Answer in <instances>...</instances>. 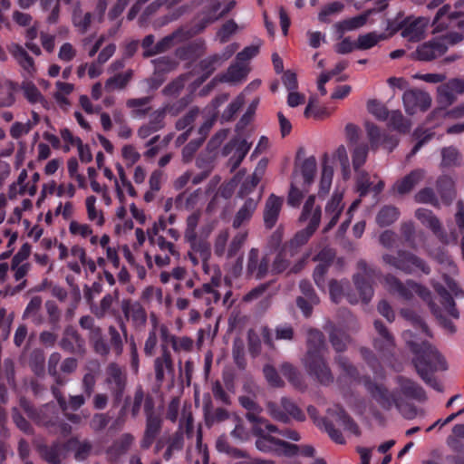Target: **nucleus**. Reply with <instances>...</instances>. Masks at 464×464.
Segmentation results:
<instances>
[{"label":"nucleus","instance_id":"f704fd0d","mask_svg":"<svg viewBox=\"0 0 464 464\" xmlns=\"http://www.w3.org/2000/svg\"><path fill=\"white\" fill-rule=\"evenodd\" d=\"M168 108H164L160 111H157L155 113L154 119L155 121H151L148 125L141 126L138 130V135L141 139L148 138L152 132L158 130L162 127L161 121L163 119L164 113L168 111Z\"/></svg>","mask_w":464,"mask_h":464},{"label":"nucleus","instance_id":"0e129e2a","mask_svg":"<svg viewBox=\"0 0 464 464\" xmlns=\"http://www.w3.org/2000/svg\"><path fill=\"white\" fill-rule=\"evenodd\" d=\"M261 45V41H258L256 44H252L244 48L237 55V61L245 63L248 60L256 56Z\"/></svg>","mask_w":464,"mask_h":464},{"label":"nucleus","instance_id":"4d7b16f0","mask_svg":"<svg viewBox=\"0 0 464 464\" xmlns=\"http://www.w3.org/2000/svg\"><path fill=\"white\" fill-rule=\"evenodd\" d=\"M244 102L245 95L241 93L229 103V105L222 114V119L225 121L232 120L236 113L241 109Z\"/></svg>","mask_w":464,"mask_h":464},{"label":"nucleus","instance_id":"c756f323","mask_svg":"<svg viewBox=\"0 0 464 464\" xmlns=\"http://www.w3.org/2000/svg\"><path fill=\"white\" fill-rule=\"evenodd\" d=\"M374 326L379 334V338L374 341L375 348L380 352L390 351L393 346L392 338L380 322L376 321Z\"/></svg>","mask_w":464,"mask_h":464},{"label":"nucleus","instance_id":"423d86ee","mask_svg":"<svg viewBox=\"0 0 464 464\" xmlns=\"http://www.w3.org/2000/svg\"><path fill=\"white\" fill-rule=\"evenodd\" d=\"M314 203V196H310L304 205L303 211L299 219L302 222L308 221V225L305 228L298 231L294 238L290 241L287 247L294 253L296 248L304 245L309 240V238L318 227L321 220V209L319 207L315 206Z\"/></svg>","mask_w":464,"mask_h":464},{"label":"nucleus","instance_id":"4468645a","mask_svg":"<svg viewBox=\"0 0 464 464\" xmlns=\"http://www.w3.org/2000/svg\"><path fill=\"white\" fill-rule=\"evenodd\" d=\"M464 92V82L460 79H452L438 88V100L443 106L450 105L457 95Z\"/></svg>","mask_w":464,"mask_h":464},{"label":"nucleus","instance_id":"8fccbe9b","mask_svg":"<svg viewBox=\"0 0 464 464\" xmlns=\"http://www.w3.org/2000/svg\"><path fill=\"white\" fill-rule=\"evenodd\" d=\"M121 154L123 161L128 167L133 166L140 159V153L131 144H125L121 148Z\"/></svg>","mask_w":464,"mask_h":464},{"label":"nucleus","instance_id":"2f4dec72","mask_svg":"<svg viewBox=\"0 0 464 464\" xmlns=\"http://www.w3.org/2000/svg\"><path fill=\"white\" fill-rule=\"evenodd\" d=\"M124 314L128 319H130L137 325L143 324L146 322V313L137 303L125 304Z\"/></svg>","mask_w":464,"mask_h":464},{"label":"nucleus","instance_id":"49530a36","mask_svg":"<svg viewBox=\"0 0 464 464\" xmlns=\"http://www.w3.org/2000/svg\"><path fill=\"white\" fill-rule=\"evenodd\" d=\"M315 99L311 97L309 102L304 110V116L306 118H314L315 120H323L330 116L331 112L328 111L325 108H319L314 105Z\"/></svg>","mask_w":464,"mask_h":464},{"label":"nucleus","instance_id":"680f3d73","mask_svg":"<svg viewBox=\"0 0 464 464\" xmlns=\"http://www.w3.org/2000/svg\"><path fill=\"white\" fill-rule=\"evenodd\" d=\"M229 237V234L227 230H222L218 233L215 240L214 250L218 256L227 255V244Z\"/></svg>","mask_w":464,"mask_h":464},{"label":"nucleus","instance_id":"338daca9","mask_svg":"<svg viewBox=\"0 0 464 464\" xmlns=\"http://www.w3.org/2000/svg\"><path fill=\"white\" fill-rule=\"evenodd\" d=\"M367 147L365 145H359L353 149V164L355 169H358L364 164L367 158Z\"/></svg>","mask_w":464,"mask_h":464},{"label":"nucleus","instance_id":"a878e982","mask_svg":"<svg viewBox=\"0 0 464 464\" xmlns=\"http://www.w3.org/2000/svg\"><path fill=\"white\" fill-rule=\"evenodd\" d=\"M308 414L312 419H314V422L320 429H324L328 435L331 437V439L335 441L336 443L343 444L344 443V439L343 435L334 428L332 423H329L324 419H317V411L316 409L313 406H309L307 408Z\"/></svg>","mask_w":464,"mask_h":464},{"label":"nucleus","instance_id":"69168bd1","mask_svg":"<svg viewBox=\"0 0 464 464\" xmlns=\"http://www.w3.org/2000/svg\"><path fill=\"white\" fill-rule=\"evenodd\" d=\"M169 365H170L169 354L166 352L163 353V355L161 357L156 359L155 372H156V377L159 381H161L163 379L165 368L169 367Z\"/></svg>","mask_w":464,"mask_h":464},{"label":"nucleus","instance_id":"1a4fd4ad","mask_svg":"<svg viewBox=\"0 0 464 464\" xmlns=\"http://www.w3.org/2000/svg\"><path fill=\"white\" fill-rule=\"evenodd\" d=\"M385 283L391 292L397 294L405 299H410L414 294H416L423 300H429L430 295V293L427 288L413 283L412 281H408L405 285H402L395 277L388 276L385 279Z\"/></svg>","mask_w":464,"mask_h":464},{"label":"nucleus","instance_id":"7ed1b4c3","mask_svg":"<svg viewBox=\"0 0 464 464\" xmlns=\"http://www.w3.org/2000/svg\"><path fill=\"white\" fill-rule=\"evenodd\" d=\"M367 389L381 406L385 409L396 407L402 414L407 415L409 418L411 416L408 415L404 410V401L409 398L424 399L422 389L411 380L402 377L398 379V387L395 392H390L384 386L378 383H369Z\"/></svg>","mask_w":464,"mask_h":464},{"label":"nucleus","instance_id":"5fc2aeb1","mask_svg":"<svg viewBox=\"0 0 464 464\" xmlns=\"http://www.w3.org/2000/svg\"><path fill=\"white\" fill-rule=\"evenodd\" d=\"M369 14L370 13L360 14L351 19L344 20L338 24V27L343 31L357 29L366 24Z\"/></svg>","mask_w":464,"mask_h":464},{"label":"nucleus","instance_id":"e2e57ef3","mask_svg":"<svg viewBox=\"0 0 464 464\" xmlns=\"http://www.w3.org/2000/svg\"><path fill=\"white\" fill-rule=\"evenodd\" d=\"M356 288L359 290L361 298L363 302L367 303L371 300L373 291L372 286L360 276L354 278Z\"/></svg>","mask_w":464,"mask_h":464},{"label":"nucleus","instance_id":"6ab92c4d","mask_svg":"<svg viewBox=\"0 0 464 464\" xmlns=\"http://www.w3.org/2000/svg\"><path fill=\"white\" fill-rule=\"evenodd\" d=\"M343 192L335 191L325 206V218L329 219L324 231L331 229L338 221L343 209Z\"/></svg>","mask_w":464,"mask_h":464},{"label":"nucleus","instance_id":"a18cd8bd","mask_svg":"<svg viewBox=\"0 0 464 464\" xmlns=\"http://www.w3.org/2000/svg\"><path fill=\"white\" fill-rule=\"evenodd\" d=\"M293 255H294V252L292 250H290L288 247L285 248L281 253H279L276 256V257L273 263L271 272L277 274V273H281V272H284L285 270H286L287 267L289 266V262L287 260V257L289 256H292Z\"/></svg>","mask_w":464,"mask_h":464},{"label":"nucleus","instance_id":"412c9836","mask_svg":"<svg viewBox=\"0 0 464 464\" xmlns=\"http://www.w3.org/2000/svg\"><path fill=\"white\" fill-rule=\"evenodd\" d=\"M328 417L338 427L343 428V430L348 434L355 436L359 435V429L357 425L339 407H336L334 411L329 410Z\"/></svg>","mask_w":464,"mask_h":464},{"label":"nucleus","instance_id":"a211bd4d","mask_svg":"<svg viewBox=\"0 0 464 464\" xmlns=\"http://www.w3.org/2000/svg\"><path fill=\"white\" fill-rule=\"evenodd\" d=\"M251 148V142H248L246 139L237 138L233 140L225 148L226 154L233 153L230 158V162L233 168L239 166L243 159L246 157Z\"/></svg>","mask_w":464,"mask_h":464},{"label":"nucleus","instance_id":"09e8293b","mask_svg":"<svg viewBox=\"0 0 464 464\" xmlns=\"http://www.w3.org/2000/svg\"><path fill=\"white\" fill-rule=\"evenodd\" d=\"M239 30L238 24L234 20L226 22L217 33V39L220 43H226Z\"/></svg>","mask_w":464,"mask_h":464},{"label":"nucleus","instance_id":"dca6fc26","mask_svg":"<svg viewBox=\"0 0 464 464\" xmlns=\"http://www.w3.org/2000/svg\"><path fill=\"white\" fill-rule=\"evenodd\" d=\"M260 198L261 195L257 194L256 197L247 198L244 201V203L242 204V206H240L233 218V227L238 228L243 224L250 220L257 208Z\"/></svg>","mask_w":464,"mask_h":464},{"label":"nucleus","instance_id":"f8f14e48","mask_svg":"<svg viewBox=\"0 0 464 464\" xmlns=\"http://www.w3.org/2000/svg\"><path fill=\"white\" fill-rule=\"evenodd\" d=\"M266 168V160H262L258 162L255 171L251 176L246 178L241 184L237 192V198L244 199L256 197L258 193H255L257 184L262 179Z\"/></svg>","mask_w":464,"mask_h":464},{"label":"nucleus","instance_id":"5701e85b","mask_svg":"<svg viewBox=\"0 0 464 464\" xmlns=\"http://www.w3.org/2000/svg\"><path fill=\"white\" fill-rule=\"evenodd\" d=\"M87 219L97 227H102L105 223V217L102 209L98 205L95 196L90 195L84 200Z\"/></svg>","mask_w":464,"mask_h":464},{"label":"nucleus","instance_id":"6e6d98bb","mask_svg":"<svg viewBox=\"0 0 464 464\" xmlns=\"http://www.w3.org/2000/svg\"><path fill=\"white\" fill-rule=\"evenodd\" d=\"M194 295L196 297L205 296L206 302L210 304L211 302H218L220 294L210 284H205L202 288L194 290Z\"/></svg>","mask_w":464,"mask_h":464},{"label":"nucleus","instance_id":"cd10ccee","mask_svg":"<svg viewBox=\"0 0 464 464\" xmlns=\"http://www.w3.org/2000/svg\"><path fill=\"white\" fill-rule=\"evenodd\" d=\"M173 36L164 38L161 42L153 46L154 38L152 35L146 36L142 41V47L144 49L145 56H151L156 53H161L169 47Z\"/></svg>","mask_w":464,"mask_h":464},{"label":"nucleus","instance_id":"72a5a7b5","mask_svg":"<svg viewBox=\"0 0 464 464\" xmlns=\"http://www.w3.org/2000/svg\"><path fill=\"white\" fill-rule=\"evenodd\" d=\"M334 176V166L328 159H324L322 165V174L320 179V192L327 193L331 188Z\"/></svg>","mask_w":464,"mask_h":464},{"label":"nucleus","instance_id":"a19ab883","mask_svg":"<svg viewBox=\"0 0 464 464\" xmlns=\"http://www.w3.org/2000/svg\"><path fill=\"white\" fill-rule=\"evenodd\" d=\"M416 218L427 227L430 228L434 233L440 230V222L433 216L431 211L425 208H419L416 211Z\"/></svg>","mask_w":464,"mask_h":464},{"label":"nucleus","instance_id":"2eb2a0df","mask_svg":"<svg viewBox=\"0 0 464 464\" xmlns=\"http://www.w3.org/2000/svg\"><path fill=\"white\" fill-rule=\"evenodd\" d=\"M283 411L276 410L272 405H269V411L272 417L277 420L286 422L290 418L296 420H304V415L302 411L290 400L282 399Z\"/></svg>","mask_w":464,"mask_h":464},{"label":"nucleus","instance_id":"bb28decb","mask_svg":"<svg viewBox=\"0 0 464 464\" xmlns=\"http://www.w3.org/2000/svg\"><path fill=\"white\" fill-rule=\"evenodd\" d=\"M248 67L246 63L237 61V63L231 65L227 72L222 75L220 81L231 83L240 82L246 77Z\"/></svg>","mask_w":464,"mask_h":464},{"label":"nucleus","instance_id":"3c124183","mask_svg":"<svg viewBox=\"0 0 464 464\" xmlns=\"http://www.w3.org/2000/svg\"><path fill=\"white\" fill-rule=\"evenodd\" d=\"M57 91L54 93V99L61 105H67L69 103L67 96L73 91V85L68 82H57Z\"/></svg>","mask_w":464,"mask_h":464},{"label":"nucleus","instance_id":"c03bdc74","mask_svg":"<svg viewBox=\"0 0 464 464\" xmlns=\"http://www.w3.org/2000/svg\"><path fill=\"white\" fill-rule=\"evenodd\" d=\"M399 217V212L394 207H384L377 215L376 221L380 226H389Z\"/></svg>","mask_w":464,"mask_h":464},{"label":"nucleus","instance_id":"ddd939ff","mask_svg":"<svg viewBox=\"0 0 464 464\" xmlns=\"http://www.w3.org/2000/svg\"><path fill=\"white\" fill-rule=\"evenodd\" d=\"M405 110L408 113L413 114L417 110H427L431 102L430 97L420 91L408 90L402 96Z\"/></svg>","mask_w":464,"mask_h":464},{"label":"nucleus","instance_id":"de8ad7c7","mask_svg":"<svg viewBox=\"0 0 464 464\" xmlns=\"http://www.w3.org/2000/svg\"><path fill=\"white\" fill-rule=\"evenodd\" d=\"M441 165L443 167H453L460 163V155L457 149L453 147L444 148L441 150Z\"/></svg>","mask_w":464,"mask_h":464},{"label":"nucleus","instance_id":"0eeeda50","mask_svg":"<svg viewBox=\"0 0 464 464\" xmlns=\"http://www.w3.org/2000/svg\"><path fill=\"white\" fill-rule=\"evenodd\" d=\"M462 40V35L458 33H451L440 38L420 44L414 57L420 61H430L442 55L449 48Z\"/></svg>","mask_w":464,"mask_h":464},{"label":"nucleus","instance_id":"4be33fe9","mask_svg":"<svg viewBox=\"0 0 464 464\" xmlns=\"http://www.w3.org/2000/svg\"><path fill=\"white\" fill-rule=\"evenodd\" d=\"M334 256V253L331 248H324L315 257L314 260L324 262L319 264L314 272V279L319 288L324 289V274L326 272V263L331 261Z\"/></svg>","mask_w":464,"mask_h":464},{"label":"nucleus","instance_id":"bf43d9fd","mask_svg":"<svg viewBox=\"0 0 464 464\" xmlns=\"http://www.w3.org/2000/svg\"><path fill=\"white\" fill-rule=\"evenodd\" d=\"M247 238L246 231L237 232L227 247V256L231 257L235 256L238 250L242 247Z\"/></svg>","mask_w":464,"mask_h":464},{"label":"nucleus","instance_id":"20e7f679","mask_svg":"<svg viewBox=\"0 0 464 464\" xmlns=\"http://www.w3.org/2000/svg\"><path fill=\"white\" fill-rule=\"evenodd\" d=\"M403 338L415 353L414 364L424 381H431L429 377L430 372L447 369L443 357L429 343L415 340L411 331L405 332Z\"/></svg>","mask_w":464,"mask_h":464},{"label":"nucleus","instance_id":"9b49d317","mask_svg":"<svg viewBox=\"0 0 464 464\" xmlns=\"http://www.w3.org/2000/svg\"><path fill=\"white\" fill-rule=\"evenodd\" d=\"M428 24L425 17H408L401 24V35L409 41H419L424 36Z\"/></svg>","mask_w":464,"mask_h":464},{"label":"nucleus","instance_id":"393cba45","mask_svg":"<svg viewBox=\"0 0 464 464\" xmlns=\"http://www.w3.org/2000/svg\"><path fill=\"white\" fill-rule=\"evenodd\" d=\"M424 172L421 169H415L402 179L397 181L393 185V189L399 194L410 192L422 179Z\"/></svg>","mask_w":464,"mask_h":464},{"label":"nucleus","instance_id":"e433bc0d","mask_svg":"<svg viewBox=\"0 0 464 464\" xmlns=\"http://www.w3.org/2000/svg\"><path fill=\"white\" fill-rule=\"evenodd\" d=\"M10 52L19 63V64L29 73L34 69V62L32 58L26 53V52L19 45L13 44L10 47Z\"/></svg>","mask_w":464,"mask_h":464},{"label":"nucleus","instance_id":"f03ea898","mask_svg":"<svg viewBox=\"0 0 464 464\" xmlns=\"http://www.w3.org/2000/svg\"><path fill=\"white\" fill-rule=\"evenodd\" d=\"M227 101V95L222 94L218 96L210 106L199 111L198 109H193L182 119L177 122L179 130H184L188 127L192 122L198 120L201 123L198 129L199 138L190 141L182 151V156L185 161H188L196 150L199 148L208 131L212 128L218 114V108Z\"/></svg>","mask_w":464,"mask_h":464},{"label":"nucleus","instance_id":"7c9ffc66","mask_svg":"<svg viewBox=\"0 0 464 464\" xmlns=\"http://www.w3.org/2000/svg\"><path fill=\"white\" fill-rule=\"evenodd\" d=\"M70 256L73 258V260H70L67 262L68 267L75 272H81V266L82 262H86V252L85 249L78 245H74L70 249Z\"/></svg>","mask_w":464,"mask_h":464},{"label":"nucleus","instance_id":"774afa93","mask_svg":"<svg viewBox=\"0 0 464 464\" xmlns=\"http://www.w3.org/2000/svg\"><path fill=\"white\" fill-rule=\"evenodd\" d=\"M388 118L390 119L391 124L397 130L401 131H406L410 128V124L404 121L401 112L398 111H392L389 114Z\"/></svg>","mask_w":464,"mask_h":464},{"label":"nucleus","instance_id":"9d476101","mask_svg":"<svg viewBox=\"0 0 464 464\" xmlns=\"http://www.w3.org/2000/svg\"><path fill=\"white\" fill-rule=\"evenodd\" d=\"M269 259L266 255H260L257 248H251L246 256V274L256 279L265 277L269 272Z\"/></svg>","mask_w":464,"mask_h":464},{"label":"nucleus","instance_id":"79ce46f5","mask_svg":"<svg viewBox=\"0 0 464 464\" xmlns=\"http://www.w3.org/2000/svg\"><path fill=\"white\" fill-rule=\"evenodd\" d=\"M160 428V419L158 416H154L152 414L149 415L147 419V429L143 441L146 447H148L152 442Z\"/></svg>","mask_w":464,"mask_h":464},{"label":"nucleus","instance_id":"b1692460","mask_svg":"<svg viewBox=\"0 0 464 464\" xmlns=\"http://www.w3.org/2000/svg\"><path fill=\"white\" fill-rule=\"evenodd\" d=\"M357 187L361 195L369 191L379 193L382 190L384 183L377 176L370 177L367 173H362L357 179Z\"/></svg>","mask_w":464,"mask_h":464},{"label":"nucleus","instance_id":"864d4df0","mask_svg":"<svg viewBox=\"0 0 464 464\" xmlns=\"http://www.w3.org/2000/svg\"><path fill=\"white\" fill-rule=\"evenodd\" d=\"M237 186V177H235L234 179H230L227 183H224L220 187V188H219L218 194L216 195L214 200L212 202H210V204L208 205V208L210 210H212L215 208L214 207L215 201L218 199V198L219 196L224 198H230L233 195Z\"/></svg>","mask_w":464,"mask_h":464},{"label":"nucleus","instance_id":"c85d7f7f","mask_svg":"<svg viewBox=\"0 0 464 464\" xmlns=\"http://www.w3.org/2000/svg\"><path fill=\"white\" fill-rule=\"evenodd\" d=\"M316 168L317 165L314 157H309L303 161L300 172L304 187H308L313 183L316 173Z\"/></svg>","mask_w":464,"mask_h":464},{"label":"nucleus","instance_id":"13d9d810","mask_svg":"<svg viewBox=\"0 0 464 464\" xmlns=\"http://www.w3.org/2000/svg\"><path fill=\"white\" fill-rule=\"evenodd\" d=\"M367 110L378 120L384 121L388 119L389 112L386 107L376 100H371L367 102Z\"/></svg>","mask_w":464,"mask_h":464},{"label":"nucleus","instance_id":"052dcab7","mask_svg":"<svg viewBox=\"0 0 464 464\" xmlns=\"http://www.w3.org/2000/svg\"><path fill=\"white\" fill-rule=\"evenodd\" d=\"M297 184H298V181L295 179V181L291 185V188H290V191L288 194V198H287L288 204L295 208L299 206L301 199L303 198L304 192L306 191V187H304L303 189H300L297 187Z\"/></svg>","mask_w":464,"mask_h":464},{"label":"nucleus","instance_id":"4c0bfd02","mask_svg":"<svg viewBox=\"0 0 464 464\" xmlns=\"http://www.w3.org/2000/svg\"><path fill=\"white\" fill-rule=\"evenodd\" d=\"M131 78V72L128 71L124 73L116 74L109 78L105 82V90L113 92L115 90L123 89Z\"/></svg>","mask_w":464,"mask_h":464},{"label":"nucleus","instance_id":"f257e3e1","mask_svg":"<svg viewBox=\"0 0 464 464\" xmlns=\"http://www.w3.org/2000/svg\"><path fill=\"white\" fill-rule=\"evenodd\" d=\"M239 401L248 411L246 419L252 423L253 432L257 437L256 446L260 451H276L286 454L295 451L296 447L294 444L286 443L271 435L276 431V427L259 415L260 411L252 399L240 397Z\"/></svg>","mask_w":464,"mask_h":464},{"label":"nucleus","instance_id":"aec40b11","mask_svg":"<svg viewBox=\"0 0 464 464\" xmlns=\"http://www.w3.org/2000/svg\"><path fill=\"white\" fill-rule=\"evenodd\" d=\"M284 198L271 194L266 201L264 209V221L266 227H273L278 218Z\"/></svg>","mask_w":464,"mask_h":464},{"label":"nucleus","instance_id":"58836bf2","mask_svg":"<svg viewBox=\"0 0 464 464\" xmlns=\"http://www.w3.org/2000/svg\"><path fill=\"white\" fill-rule=\"evenodd\" d=\"M334 158L341 165L343 179H348L351 177V168L346 148L343 145H340L334 151Z\"/></svg>","mask_w":464,"mask_h":464},{"label":"nucleus","instance_id":"37998d69","mask_svg":"<svg viewBox=\"0 0 464 464\" xmlns=\"http://www.w3.org/2000/svg\"><path fill=\"white\" fill-rule=\"evenodd\" d=\"M204 414L206 423L209 426L229 418V413L225 409L218 408L212 411L208 403L204 407Z\"/></svg>","mask_w":464,"mask_h":464},{"label":"nucleus","instance_id":"c9c22d12","mask_svg":"<svg viewBox=\"0 0 464 464\" xmlns=\"http://www.w3.org/2000/svg\"><path fill=\"white\" fill-rule=\"evenodd\" d=\"M384 34L368 33L362 34L357 39V49L367 50L375 46L380 41L386 39Z\"/></svg>","mask_w":464,"mask_h":464},{"label":"nucleus","instance_id":"473e14b6","mask_svg":"<svg viewBox=\"0 0 464 464\" xmlns=\"http://www.w3.org/2000/svg\"><path fill=\"white\" fill-rule=\"evenodd\" d=\"M150 98L130 99L126 105L131 110V115L134 118L143 117L149 111Z\"/></svg>","mask_w":464,"mask_h":464},{"label":"nucleus","instance_id":"6e6552de","mask_svg":"<svg viewBox=\"0 0 464 464\" xmlns=\"http://www.w3.org/2000/svg\"><path fill=\"white\" fill-rule=\"evenodd\" d=\"M383 261L408 274L417 273L419 271L424 274L430 273V269L426 264L411 254L399 253L398 257L392 255H384Z\"/></svg>","mask_w":464,"mask_h":464},{"label":"nucleus","instance_id":"39448f33","mask_svg":"<svg viewBox=\"0 0 464 464\" xmlns=\"http://www.w3.org/2000/svg\"><path fill=\"white\" fill-rule=\"evenodd\" d=\"M324 341L319 331L312 330L308 334V352L304 359L306 367L322 383H329L332 375L323 360Z\"/></svg>","mask_w":464,"mask_h":464},{"label":"nucleus","instance_id":"ea45409f","mask_svg":"<svg viewBox=\"0 0 464 464\" xmlns=\"http://www.w3.org/2000/svg\"><path fill=\"white\" fill-rule=\"evenodd\" d=\"M69 233L73 237L88 238L92 234V228L90 224L72 219L68 227Z\"/></svg>","mask_w":464,"mask_h":464},{"label":"nucleus","instance_id":"f3484780","mask_svg":"<svg viewBox=\"0 0 464 464\" xmlns=\"http://www.w3.org/2000/svg\"><path fill=\"white\" fill-rule=\"evenodd\" d=\"M238 49V44L236 43H233L229 45H227L223 53L220 55H215L208 60H205L202 62V68H203V77L201 78L198 84H200L203 81H205L206 78H208L210 73L218 67L223 62L229 59Z\"/></svg>","mask_w":464,"mask_h":464},{"label":"nucleus","instance_id":"603ef678","mask_svg":"<svg viewBox=\"0 0 464 464\" xmlns=\"http://www.w3.org/2000/svg\"><path fill=\"white\" fill-rule=\"evenodd\" d=\"M216 449L218 450V451L226 453L235 459H240L245 457L244 451L231 448L227 442V440L223 436L219 437L217 440Z\"/></svg>","mask_w":464,"mask_h":464}]
</instances>
